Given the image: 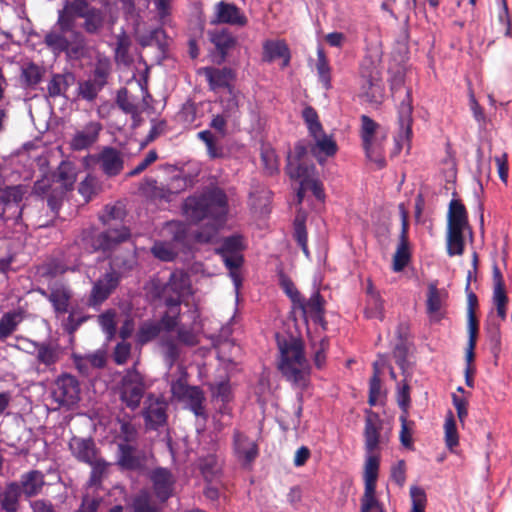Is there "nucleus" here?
Listing matches in <instances>:
<instances>
[{
    "mask_svg": "<svg viewBox=\"0 0 512 512\" xmlns=\"http://www.w3.org/2000/svg\"><path fill=\"white\" fill-rule=\"evenodd\" d=\"M186 216L192 221L207 219L206 227L195 234L198 242H211L223 225L227 214L226 195L219 188H212L201 196L189 197L184 204Z\"/></svg>",
    "mask_w": 512,
    "mask_h": 512,
    "instance_id": "nucleus-1",
    "label": "nucleus"
},
{
    "mask_svg": "<svg viewBox=\"0 0 512 512\" xmlns=\"http://www.w3.org/2000/svg\"><path fill=\"white\" fill-rule=\"evenodd\" d=\"M280 351L279 369L286 379L304 387L310 375V365L304 354L301 340L295 337L278 338Z\"/></svg>",
    "mask_w": 512,
    "mask_h": 512,
    "instance_id": "nucleus-2",
    "label": "nucleus"
},
{
    "mask_svg": "<svg viewBox=\"0 0 512 512\" xmlns=\"http://www.w3.org/2000/svg\"><path fill=\"white\" fill-rule=\"evenodd\" d=\"M306 157L307 148L302 143H298L287 158V173L290 178L298 181L300 185L297 191V202L299 204L303 201L307 190H311L319 200L324 198L322 184L316 176L315 166L307 163Z\"/></svg>",
    "mask_w": 512,
    "mask_h": 512,
    "instance_id": "nucleus-3",
    "label": "nucleus"
},
{
    "mask_svg": "<svg viewBox=\"0 0 512 512\" xmlns=\"http://www.w3.org/2000/svg\"><path fill=\"white\" fill-rule=\"evenodd\" d=\"M382 423L378 416L369 414L366 418L364 429V445L366 451L364 465V484L365 487H376L378 477L380 456L378 450L381 445L387 441L381 434Z\"/></svg>",
    "mask_w": 512,
    "mask_h": 512,
    "instance_id": "nucleus-4",
    "label": "nucleus"
},
{
    "mask_svg": "<svg viewBox=\"0 0 512 512\" xmlns=\"http://www.w3.org/2000/svg\"><path fill=\"white\" fill-rule=\"evenodd\" d=\"M190 292V281L186 274L174 272L164 288L165 304L168 308L162 316V322L167 329L176 327L180 314L181 298Z\"/></svg>",
    "mask_w": 512,
    "mask_h": 512,
    "instance_id": "nucleus-5",
    "label": "nucleus"
},
{
    "mask_svg": "<svg viewBox=\"0 0 512 512\" xmlns=\"http://www.w3.org/2000/svg\"><path fill=\"white\" fill-rule=\"evenodd\" d=\"M380 126L366 115L361 117V136L367 158L379 168L384 167L382 154V138L378 137Z\"/></svg>",
    "mask_w": 512,
    "mask_h": 512,
    "instance_id": "nucleus-6",
    "label": "nucleus"
},
{
    "mask_svg": "<svg viewBox=\"0 0 512 512\" xmlns=\"http://www.w3.org/2000/svg\"><path fill=\"white\" fill-rule=\"evenodd\" d=\"M72 454L80 461L92 467V478L100 477L106 469V462L97 456L95 444L91 439L73 437L69 442Z\"/></svg>",
    "mask_w": 512,
    "mask_h": 512,
    "instance_id": "nucleus-7",
    "label": "nucleus"
},
{
    "mask_svg": "<svg viewBox=\"0 0 512 512\" xmlns=\"http://www.w3.org/2000/svg\"><path fill=\"white\" fill-rule=\"evenodd\" d=\"M146 389L142 375L135 369L128 370L120 385V398L127 407L136 409Z\"/></svg>",
    "mask_w": 512,
    "mask_h": 512,
    "instance_id": "nucleus-8",
    "label": "nucleus"
},
{
    "mask_svg": "<svg viewBox=\"0 0 512 512\" xmlns=\"http://www.w3.org/2000/svg\"><path fill=\"white\" fill-rule=\"evenodd\" d=\"M360 96L370 102H378L382 96L379 71L370 60H365L361 64Z\"/></svg>",
    "mask_w": 512,
    "mask_h": 512,
    "instance_id": "nucleus-9",
    "label": "nucleus"
},
{
    "mask_svg": "<svg viewBox=\"0 0 512 512\" xmlns=\"http://www.w3.org/2000/svg\"><path fill=\"white\" fill-rule=\"evenodd\" d=\"M243 249V242L240 236H231L224 240L220 249L223 261L226 267L230 270V276L234 282L236 290H238L241 279L237 269L243 261L241 250Z\"/></svg>",
    "mask_w": 512,
    "mask_h": 512,
    "instance_id": "nucleus-10",
    "label": "nucleus"
},
{
    "mask_svg": "<svg viewBox=\"0 0 512 512\" xmlns=\"http://www.w3.org/2000/svg\"><path fill=\"white\" fill-rule=\"evenodd\" d=\"M412 104L410 92L405 89L404 99L398 107V125L399 131L395 137V144L398 151L406 148L410 149V142L412 137Z\"/></svg>",
    "mask_w": 512,
    "mask_h": 512,
    "instance_id": "nucleus-11",
    "label": "nucleus"
},
{
    "mask_svg": "<svg viewBox=\"0 0 512 512\" xmlns=\"http://www.w3.org/2000/svg\"><path fill=\"white\" fill-rule=\"evenodd\" d=\"M171 393L174 399L187 405L196 416L204 414L202 405L204 395L198 387L189 386L183 378H180L171 384Z\"/></svg>",
    "mask_w": 512,
    "mask_h": 512,
    "instance_id": "nucleus-12",
    "label": "nucleus"
},
{
    "mask_svg": "<svg viewBox=\"0 0 512 512\" xmlns=\"http://www.w3.org/2000/svg\"><path fill=\"white\" fill-rule=\"evenodd\" d=\"M79 395V383L74 376L64 374L56 379L52 389V398L59 406H74L80 399Z\"/></svg>",
    "mask_w": 512,
    "mask_h": 512,
    "instance_id": "nucleus-13",
    "label": "nucleus"
},
{
    "mask_svg": "<svg viewBox=\"0 0 512 512\" xmlns=\"http://www.w3.org/2000/svg\"><path fill=\"white\" fill-rule=\"evenodd\" d=\"M448 291L438 288L435 283L428 285L426 295V313L431 323H438L446 316Z\"/></svg>",
    "mask_w": 512,
    "mask_h": 512,
    "instance_id": "nucleus-14",
    "label": "nucleus"
},
{
    "mask_svg": "<svg viewBox=\"0 0 512 512\" xmlns=\"http://www.w3.org/2000/svg\"><path fill=\"white\" fill-rule=\"evenodd\" d=\"M114 266H117V264H113L111 270L95 282L90 296L91 305L96 306L101 304L117 287L120 276Z\"/></svg>",
    "mask_w": 512,
    "mask_h": 512,
    "instance_id": "nucleus-15",
    "label": "nucleus"
},
{
    "mask_svg": "<svg viewBox=\"0 0 512 512\" xmlns=\"http://www.w3.org/2000/svg\"><path fill=\"white\" fill-rule=\"evenodd\" d=\"M167 229L170 232H176L173 241H157L151 249L153 255L162 261H171L174 259L177 255L176 243L182 239V233L185 231L184 225L178 222L169 223Z\"/></svg>",
    "mask_w": 512,
    "mask_h": 512,
    "instance_id": "nucleus-16",
    "label": "nucleus"
},
{
    "mask_svg": "<svg viewBox=\"0 0 512 512\" xmlns=\"http://www.w3.org/2000/svg\"><path fill=\"white\" fill-rule=\"evenodd\" d=\"M89 8L84 0L66 1L58 13L57 25L64 31H72L76 18H82Z\"/></svg>",
    "mask_w": 512,
    "mask_h": 512,
    "instance_id": "nucleus-17",
    "label": "nucleus"
},
{
    "mask_svg": "<svg viewBox=\"0 0 512 512\" xmlns=\"http://www.w3.org/2000/svg\"><path fill=\"white\" fill-rule=\"evenodd\" d=\"M77 39L78 34L75 28H73L72 31H64L56 24L54 28L45 35L44 42L54 53H60L67 50Z\"/></svg>",
    "mask_w": 512,
    "mask_h": 512,
    "instance_id": "nucleus-18",
    "label": "nucleus"
},
{
    "mask_svg": "<svg viewBox=\"0 0 512 512\" xmlns=\"http://www.w3.org/2000/svg\"><path fill=\"white\" fill-rule=\"evenodd\" d=\"M233 451L237 460L243 465L250 464L258 455L255 441L241 432L234 433Z\"/></svg>",
    "mask_w": 512,
    "mask_h": 512,
    "instance_id": "nucleus-19",
    "label": "nucleus"
},
{
    "mask_svg": "<svg viewBox=\"0 0 512 512\" xmlns=\"http://www.w3.org/2000/svg\"><path fill=\"white\" fill-rule=\"evenodd\" d=\"M167 403L161 397L149 396L143 412L147 426L157 428L166 422Z\"/></svg>",
    "mask_w": 512,
    "mask_h": 512,
    "instance_id": "nucleus-20",
    "label": "nucleus"
},
{
    "mask_svg": "<svg viewBox=\"0 0 512 512\" xmlns=\"http://www.w3.org/2000/svg\"><path fill=\"white\" fill-rule=\"evenodd\" d=\"M156 497L160 501H166L173 493L175 479L165 468L155 469L150 476Z\"/></svg>",
    "mask_w": 512,
    "mask_h": 512,
    "instance_id": "nucleus-21",
    "label": "nucleus"
},
{
    "mask_svg": "<svg viewBox=\"0 0 512 512\" xmlns=\"http://www.w3.org/2000/svg\"><path fill=\"white\" fill-rule=\"evenodd\" d=\"M215 20L214 23H226L231 25L244 26L247 19L244 14L234 4L220 1L215 6Z\"/></svg>",
    "mask_w": 512,
    "mask_h": 512,
    "instance_id": "nucleus-22",
    "label": "nucleus"
},
{
    "mask_svg": "<svg viewBox=\"0 0 512 512\" xmlns=\"http://www.w3.org/2000/svg\"><path fill=\"white\" fill-rule=\"evenodd\" d=\"M129 236V230L125 226H115L99 234L93 246L95 250L109 251L118 243L125 241Z\"/></svg>",
    "mask_w": 512,
    "mask_h": 512,
    "instance_id": "nucleus-23",
    "label": "nucleus"
},
{
    "mask_svg": "<svg viewBox=\"0 0 512 512\" xmlns=\"http://www.w3.org/2000/svg\"><path fill=\"white\" fill-rule=\"evenodd\" d=\"M408 224L406 216L403 214L402 218V231L400 234V241L397 246L396 252L393 256V270L395 272L402 271L410 260V248L407 239Z\"/></svg>",
    "mask_w": 512,
    "mask_h": 512,
    "instance_id": "nucleus-24",
    "label": "nucleus"
},
{
    "mask_svg": "<svg viewBox=\"0 0 512 512\" xmlns=\"http://www.w3.org/2000/svg\"><path fill=\"white\" fill-rule=\"evenodd\" d=\"M102 126L98 122H89L82 130L77 131L71 140L74 150H83L96 142Z\"/></svg>",
    "mask_w": 512,
    "mask_h": 512,
    "instance_id": "nucleus-25",
    "label": "nucleus"
},
{
    "mask_svg": "<svg viewBox=\"0 0 512 512\" xmlns=\"http://www.w3.org/2000/svg\"><path fill=\"white\" fill-rule=\"evenodd\" d=\"M22 494L27 498L38 495L45 485L44 474L38 470L24 473L18 482Z\"/></svg>",
    "mask_w": 512,
    "mask_h": 512,
    "instance_id": "nucleus-26",
    "label": "nucleus"
},
{
    "mask_svg": "<svg viewBox=\"0 0 512 512\" xmlns=\"http://www.w3.org/2000/svg\"><path fill=\"white\" fill-rule=\"evenodd\" d=\"M22 491L18 482H10L0 494V506L5 512H18Z\"/></svg>",
    "mask_w": 512,
    "mask_h": 512,
    "instance_id": "nucleus-27",
    "label": "nucleus"
},
{
    "mask_svg": "<svg viewBox=\"0 0 512 512\" xmlns=\"http://www.w3.org/2000/svg\"><path fill=\"white\" fill-rule=\"evenodd\" d=\"M263 50L264 60L271 62L276 59H282V66L285 67L288 65L290 61V53L287 45L283 41H266L264 43Z\"/></svg>",
    "mask_w": 512,
    "mask_h": 512,
    "instance_id": "nucleus-28",
    "label": "nucleus"
},
{
    "mask_svg": "<svg viewBox=\"0 0 512 512\" xmlns=\"http://www.w3.org/2000/svg\"><path fill=\"white\" fill-rule=\"evenodd\" d=\"M99 162L105 174L117 175L123 168V160L120 153L113 148H105L99 155Z\"/></svg>",
    "mask_w": 512,
    "mask_h": 512,
    "instance_id": "nucleus-29",
    "label": "nucleus"
},
{
    "mask_svg": "<svg viewBox=\"0 0 512 512\" xmlns=\"http://www.w3.org/2000/svg\"><path fill=\"white\" fill-rule=\"evenodd\" d=\"M311 137L314 139L315 142V146L313 147L312 151L314 155L318 158V161L320 163L322 162L321 154L329 157L333 156L336 153V142L332 139L331 136L326 135L323 132V129L321 130V132L311 135Z\"/></svg>",
    "mask_w": 512,
    "mask_h": 512,
    "instance_id": "nucleus-30",
    "label": "nucleus"
},
{
    "mask_svg": "<svg viewBox=\"0 0 512 512\" xmlns=\"http://www.w3.org/2000/svg\"><path fill=\"white\" fill-rule=\"evenodd\" d=\"M41 293L47 296L45 291H41ZM48 299L52 303L56 313L65 314L68 311L70 291L63 285H55L51 287Z\"/></svg>",
    "mask_w": 512,
    "mask_h": 512,
    "instance_id": "nucleus-31",
    "label": "nucleus"
},
{
    "mask_svg": "<svg viewBox=\"0 0 512 512\" xmlns=\"http://www.w3.org/2000/svg\"><path fill=\"white\" fill-rule=\"evenodd\" d=\"M105 84V74L96 70L94 78L83 81L79 84V95L88 101H92Z\"/></svg>",
    "mask_w": 512,
    "mask_h": 512,
    "instance_id": "nucleus-32",
    "label": "nucleus"
},
{
    "mask_svg": "<svg viewBox=\"0 0 512 512\" xmlns=\"http://www.w3.org/2000/svg\"><path fill=\"white\" fill-rule=\"evenodd\" d=\"M208 81L211 89L215 90L219 87H225L229 84L233 75L229 69H216L211 67L202 68L199 71Z\"/></svg>",
    "mask_w": 512,
    "mask_h": 512,
    "instance_id": "nucleus-33",
    "label": "nucleus"
},
{
    "mask_svg": "<svg viewBox=\"0 0 512 512\" xmlns=\"http://www.w3.org/2000/svg\"><path fill=\"white\" fill-rule=\"evenodd\" d=\"M448 228L460 230L468 229L465 207L457 200H452L449 206Z\"/></svg>",
    "mask_w": 512,
    "mask_h": 512,
    "instance_id": "nucleus-34",
    "label": "nucleus"
},
{
    "mask_svg": "<svg viewBox=\"0 0 512 512\" xmlns=\"http://www.w3.org/2000/svg\"><path fill=\"white\" fill-rule=\"evenodd\" d=\"M302 312L306 318H310L315 322L322 321L323 302L319 293H314L306 302H298Z\"/></svg>",
    "mask_w": 512,
    "mask_h": 512,
    "instance_id": "nucleus-35",
    "label": "nucleus"
},
{
    "mask_svg": "<svg viewBox=\"0 0 512 512\" xmlns=\"http://www.w3.org/2000/svg\"><path fill=\"white\" fill-rule=\"evenodd\" d=\"M174 328L175 327H173L171 329H167L165 327V325L163 324L162 319L160 320V322H155V321L144 322L141 325V327L137 333V340H138V342L143 344V343H146V342L154 339L160 333V331L162 329L169 332V331H172Z\"/></svg>",
    "mask_w": 512,
    "mask_h": 512,
    "instance_id": "nucleus-36",
    "label": "nucleus"
},
{
    "mask_svg": "<svg viewBox=\"0 0 512 512\" xmlns=\"http://www.w3.org/2000/svg\"><path fill=\"white\" fill-rule=\"evenodd\" d=\"M361 512H385L383 504L380 502L376 487H365L361 498Z\"/></svg>",
    "mask_w": 512,
    "mask_h": 512,
    "instance_id": "nucleus-37",
    "label": "nucleus"
},
{
    "mask_svg": "<svg viewBox=\"0 0 512 512\" xmlns=\"http://www.w3.org/2000/svg\"><path fill=\"white\" fill-rule=\"evenodd\" d=\"M37 350V359L46 366L54 365L60 358V351L52 345L30 343Z\"/></svg>",
    "mask_w": 512,
    "mask_h": 512,
    "instance_id": "nucleus-38",
    "label": "nucleus"
},
{
    "mask_svg": "<svg viewBox=\"0 0 512 512\" xmlns=\"http://www.w3.org/2000/svg\"><path fill=\"white\" fill-rule=\"evenodd\" d=\"M76 168L70 162L63 161L59 167L57 172V181L61 184V186L65 190L72 189L75 181H76Z\"/></svg>",
    "mask_w": 512,
    "mask_h": 512,
    "instance_id": "nucleus-39",
    "label": "nucleus"
},
{
    "mask_svg": "<svg viewBox=\"0 0 512 512\" xmlns=\"http://www.w3.org/2000/svg\"><path fill=\"white\" fill-rule=\"evenodd\" d=\"M316 69L320 82L325 89L331 87V68L326 58L323 48L318 47L317 49V63Z\"/></svg>",
    "mask_w": 512,
    "mask_h": 512,
    "instance_id": "nucleus-40",
    "label": "nucleus"
},
{
    "mask_svg": "<svg viewBox=\"0 0 512 512\" xmlns=\"http://www.w3.org/2000/svg\"><path fill=\"white\" fill-rule=\"evenodd\" d=\"M465 230L448 228L447 252L450 256L461 255L464 251Z\"/></svg>",
    "mask_w": 512,
    "mask_h": 512,
    "instance_id": "nucleus-41",
    "label": "nucleus"
},
{
    "mask_svg": "<svg viewBox=\"0 0 512 512\" xmlns=\"http://www.w3.org/2000/svg\"><path fill=\"white\" fill-rule=\"evenodd\" d=\"M444 433H445V444L447 448L453 452L454 449L459 444V436L456 428V422L453 417V414L449 412L446 416L444 423Z\"/></svg>",
    "mask_w": 512,
    "mask_h": 512,
    "instance_id": "nucleus-42",
    "label": "nucleus"
},
{
    "mask_svg": "<svg viewBox=\"0 0 512 512\" xmlns=\"http://www.w3.org/2000/svg\"><path fill=\"white\" fill-rule=\"evenodd\" d=\"M82 18L85 19L84 28L89 33L98 32L104 23L102 12L95 8H89Z\"/></svg>",
    "mask_w": 512,
    "mask_h": 512,
    "instance_id": "nucleus-43",
    "label": "nucleus"
},
{
    "mask_svg": "<svg viewBox=\"0 0 512 512\" xmlns=\"http://www.w3.org/2000/svg\"><path fill=\"white\" fill-rule=\"evenodd\" d=\"M24 193L22 186L6 187L0 190V201L5 206H9L11 204L18 205L21 202Z\"/></svg>",
    "mask_w": 512,
    "mask_h": 512,
    "instance_id": "nucleus-44",
    "label": "nucleus"
},
{
    "mask_svg": "<svg viewBox=\"0 0 512 512\" xmlns=\"http://www.w3.org/2000/svg\"><path fill=\"white\" fill-rule=\"evenodd\" d=\"M20 313H7L0 320V338H6L16 329L21 322Z\"/></svg>",
    "mask_w": 512,
    "mask_h": 512,
    "instance_id": "nucleus-45",
    "label": "nucleus"
},
{
    "mask_svg": "<svg viewBox=\"0 0 512 512\" xmlns=\"http://www.w3.org/2000/svg\"><path fill=\"white\" fill-rule=\"evenodd\" d=\"M475 296L471 294L469 296V308H468V342H471L473 345L476 343L477 335H478V321L475 317L474 310H473V301H475Z\"/></svg>",
    "mask_w": 512,
    "mask_h": 512,
    "instance_id": "nucleus-46",
    "label": "nucleus"
},
{
    "mask_svg": "<svg viewBox=\"0 0 512 512\" xmlns=\"http://www.w3.org/2000/svg\"><path fill=\"white\" fill-rule=\"evenodd\" d=\"M304 220L305 217L303 214L298 213V215L295 218L294 222V230H295V238L298 242V244L301 246L303 252L308 255V248H307V233L304 226Z\"/></svg>",
    "mask_w": 512,
    "mask_h": 512,
    "instance_id": "nucleus-47",
    "label": "nucleus"
},
{
    "mask_svg": "<svg viewBox=\"0 0 512 512\" xmlns=\"http://www.w3.org/2000/svg\"><path fill=\"white\" fill-rule=\"evenodd\" d=\"M400 421H401V431H400L401 444L406 448H411L414 423L411 421H408L407 413H403L400 416Z\"/></svg>",
    "mask_w": 512,
    "mask_h": 512,
    "instance_id": "nucleus-48",
    "label": "nucleus"
},
{
    "mask_svg": "<svg viewBox=\"0 0 512 512\" xmlns=\"http://www.w3.org/2000/svg\"><path fill=\"white\" fill-rule=\"evenodd\" d=\"M303 119L307 125L310 136L321 132L322 125L319 122L316 111L311 107H306L302 112Z\"/></svg>",
    "mask_w": 512,
    "mask_h": 512,
    "instance_id": "nucleus-49",
    "label": "nucleus"
},
{
    "mask_svg": "<svg viewBox=\"0 0 512 512\" xmlns=\"http://www.w3.org/2000/svg\"><path fill=\"white\" fill-rule=\"evenodd\" d=\"M261 158L264 168L268 174H273L279 169V163L275 151L270 147L262 149Z\"/></svg>",
    "mask_w": 512,
    "mask_h": 512,
    "instance_id": "nucleus-50",
    "label": "nucleus"
},
{
    "mask_svg": "<svg viewBox=\"0 0 512 512\" xmlns=\"http://www.w3.org/2000/svg\"><path fill=\"white\" fill-rule=\"evenodd\" d=\"M200 469L203 476L211 481L220 471V466L214 456H208L200 462Z\"/></svg>",
    "mask_w": 512,
    "mask_h": 512,
    "instance_id": "nucleus-51",
    "label": "nucleus"
},
{
    "mask_svg": "<svg viewBox=\"0 0 512 512\" xmlns=\"http://www.w3.org/2000/svg\"><path fill=\"white\" fill-rule=\"evenodd\" d=\"M163 353L165 357V361L168 366H172L173 363L177 360L180 354V348L177 344H175L170 339H165L162 343Z\"/></svg>",
    "mask_w": 512,
    "mask_h": 512,
    "instance_id": "nucleus-52",
    "label": "nucleus"
},
{
    "mask_svg": "<svg viewBox=\"0 0 512 512\" xmlns=\"http://www.w3.org/2000/svg\"><path fill=\"white\" fill-rule=\"evenodd\" d=\"M508 298L506 296L505 290H494L493 291V304L496 308L498 316L502 319H506V306H507Z\"/></svg>",
    "mask_w": 512,
    "mask_h": 512,
    "instance_id": "nucleus-53",
    "label": "nucleus"
},
{
    "mask_svg": "<svg viewBox=\"0 0 512 512\" xmlns=\"http://www.w3.org/2000/svg\"><path fill=\"white\" fill-rule=\"evenodd\" d=\"M99 324L101 325L103 331L107 334L108 338H112L115 334V313L112 311H107L103 313L98 318Z\"/></svg>",
    "mask_w": 512,
    "mask_h": 512,
    "instance_id": "nucleus-54",
    "label": "nucleus"
},
{
    "mask_svg": "<svg viewBox=\"0 0 512 512\" xmlns=\"http://www.w3.org/2000/svg\"><path fill=\"white\" fill-rule=\"evenodd\" d=\"M125 215V211L123 209V206L118 205H112V206H106L104 214L101 216V219L104 224L111 225V222L113 220H122Z\"/></svg>",
    "mask_w": 512,
    "mask_h": 512,
    "instance_id": "nucleus-55",
    "label": "nucleus"
},
{
    "mask_svg": "<svg viewBox=\"0 0 512 512\" xmlns=\"http://www.w3.org/2000/svg\"><path fill=\"white\" fill-rule=\"evenodd\" d=\"M134 512H158V510L150 504V496L147 492H141L133 502Z\"/></svg>",
    "mask_w": 512,
    "mask_h": 512,
    "instance_id": "nucleus-56",
    "label": "nucleus"
},
{
    "mask_svg": "<svg viewBox=\"0 0 512 512\" xmlns=\"http://www.w3.org/2000/svg\"><path fill=\"white\" fill-rule=\"evenodd\" d=\"M177 337L181 344L187 346H194L198 343V334L193 328L179 327Z\"/></svg>",
    "mask_w": 512,
    "mask_h": 512,
    "instance_id": "nucleus-57",
    "label": "nucleus"
},
{
    "mask_svg": "<svg viewBox=\"0 0 512 512\" xmlns=\"http://www.w3.org/2000/svg\"><path fill=\"white\" fill-rule=\"evenodd\" d=\"M368 318H383V304L378 294H373L372 299H368V307L366 309Z\"/></svg>",
    "mask_w": 512,
    "mask_h": 512,
    "instance_id": "nucleus-58",
    "label": "nucleus"
},
{
    "mask_svg": "<svg viewBox=\"0 0 512 512\" xmlns=\"http://www.w3.org/2000/svg\"><path fill=\"white\" fill-rule=\"evenodd\" d=\"M211 41L222 52H224L225 50H227L234 44L233 37L226 31H221V32L212 34Z\"/></svg>",
    "mask_w": 512,
    "mask_h": 512,
    "instance_id": "nucleus-59",
    "label": "nucleus"
},
{
    "mask_svg": "<svg viewBox=\"0 0 512 512\" xmlns=\"http://www.w3.org/2000/svg\"><path fill=\"white\" fill-rule=\"evenodd\" d=\"M66 80L65 77L57 74L52 77V79L48 83V93L51 97L59 96L66 89Z\"/></svg>",
    "mask_w": 512,
    "mask_h": 512,
    "instance_id": "nucleus-60",
    "label": "nucleus"
},
{
    "mask_svg": "<svg viewBox=\"0 0 512 512\" xmlns=\"http://www.w3.org/2000/svg\"><path fill=\"white\" fill-rule=\"evenodd\" d=\"M96 179L88 175L79 185L78 191L86 201L90 200L96 191Z\"/></svg>",
    "mask_w": 512,
    "mask_h": 512,
    "instance_id": "nucleus-61",
    "label": "nucleus"
},
{
    "mask_svg": "<svg viewBox=\"0 0 512 512\" xmlns=\"http://www.w3.org/2000/svg\"><path fill=\"white\" fill-rule=\"evenodd\" d=\"M228 93L226 112L232 115L243 104L244 96L240 92L232 89H229Z\"/></svg>",
    "mask_w": 512,
    "mask_h": 512,
    "instance_id": "nucleus-62",
    "label": "nucleus"
},
{
    "mask_svg": "<svg viewBox=\"0 0 512 512\" xmlns=\"http://www.w3.org/2000/svg\"><path fill=\"white\" fill-rule=\"evenodd\" d=\"M380 395H381L380 376L373 375L370 380V387H369V404L372 406L376 405L377 401L380 398Z\"/></svg>",
    "mask_w": 512,
    "mask_h": 512,
    "instance_id": "nucleus-63",
    "label": "nucleus"
},
{
    "mask_svg": "<svg viewBox=\"0 0 512 512\" xmlns=\"http://www.w3.org/2000/svg\"><path fill=\"white\" fill-rule=\"evenodd\" d=\"M22 76L28 85H35L40 81L41 71L36 65H28L23 69Z\"/></svg>",
    "mask_w": 512,
    "mask_h": 512,
    "instance_id": "nucleus-64",
    "label": "nucleus"
}]
</instances>
